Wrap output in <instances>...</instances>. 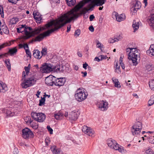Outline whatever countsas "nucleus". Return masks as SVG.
Listing matches in <instances>:
<instances>
[{"label": "nucleus", "mask_w": 154, "mask_h": 154, "mask_svg": "<svg viewBox=\"0 0 154 154\" xmlns=\"http://www.w3.org/2000/svg\"><path fill=\"white\" fill-rule=\"evenodd\" d=\"M8 90V88L5 83L0 81V92L4 93Z\"/></svg>", "instance_id": "nucleus-20"}, {"label": "nucleus", "mask_w": 154, "mask_h": 154, "mask_svg": "<svg viewBox=\"0 0 154 154\" xmlns=\"http://www.w3.org/2000/svg\"><path fill=\"white\" fill-rule=\"evenodd\" d=\"M154 103V94L152 96L151 99L149 100L148 101V105L150 106Z\"/></svg>", "instance_id": "nucleus-38"}, {"label": "nucleus", "mask_w": 154, "mask_h": 154, "mask_svg": "<svg viewBox=\"0 0 154 154\" xmlns=\"http://www.w3.org/2000/svg\"><path fill=\"white\" fill-rule=\"evenodd\" d=\"M5 63L6 64V66L7 67L8 70L10 71L11 69V64L10 63V60L9 59H7L5 60Z\"/></svg>", "instance_id": "nucleus-36"}, {"label": "nucleus", "mask_w": 154, "mask_h": 154, "mask_svg": "<svg viewBox=\"0 0 154 154\" xmlns=\"http://www.w3.org/2000/svg\"><path fill=\"white\" fill-rule=\"evenodd\" d=\"M30 64H29L28 65V66H25L24 69L26 71V75L27 76H28V74L29 71L30 69Z\"/></svg>", "instance_id": "nucleus-40"}, {"label": "nucleus", "mask_w": 154, "mask_h": 154, "mask_svg": "<svg viewBox=\"0 0 154 154\" xmlns=\"http://www.w3.org/2000/svg\"><path fill=\"white\" fill-rule=\"evenodd\" d=\"M22 136L25 139L32 137L33 136L32 132L28 128H24L22 130Z\"/></svg>", "instance_id": "nucleus-13"}, {"label": "nucleus", "mask_w": 154, "mask_h": 154, "mask_svg": "<svg viewBox=\"0 0 154 154\" xmlns=\"http://www.w3.org/2000/svg\"><path fill=\"white\" fill-rule=\"evenodd\" d=\"M67 23V12L62 15L57 19L53 20L51 22L46 24L44 27L40 28L42 30L47 29L53 26L54 28L41 33L35 37V41H40L42 40L44 37L48 36L50 34L59 29L60 28Z\"/></svg>", "instance_id": "nucleus-1"}, {"label": "nucleus", "mask_w": 154, "mask_h": 154, "mask_svg": "<svg viewBox=\"0 0 154 154\" xmlns=\"http://www.w3.org/2000/svg\"><path fill=\"white\" fill-rule=\"evenodd\" d=\"M87 7L88 8H83V9L82 11V13L83 14H85V13H86L87 11H89L90 10L92 11L93 10V9L91 8V6H90L89 5H88Z\"/></svg>", "instance_id": "nucleus-33"}, {"label": "nucleus", "mask_w": 154, "mask_h": 154, "mask_svg": "<svg viewBox=\"0 0 154 154\" xmlns=\"http://www.w3.org/2000/svg\"><path fill=\"white\" fill-rule=\"evenodd\" d=\"M148 22L150 26L152 27L154 26V14L149 17Z\"/></svg>", "instance_id": "nucleus-23"}, {"label": "nucleus", "mask_w": 154, "mask_h": 154, "mask_svg": "<svg viewBox=\"0 0 154 154\" xmlns=\"http://www.w3.org/2000/svg\"><path fill=\"white\" fill-rule=\"evenodd\" d=\"M26 52L27 55H28V56L31 57V54L29 49H27L25 50Z\"/></svg>", "instance_id": "nucleus-48"}, {"label": "nucleus", "mask_w": 154, "mask_h": 154, "mask_svg": "<svg viewBox=\"0 0 154 154\" xmlns=\"http://www.w3.org/2000/svg\"><path fill=\"white\" fill-rule=\"evenodd\" d=\"M11 108L3 109L2 110L3 112L5 113L7 116H13L15 115V113L12 112V111H11Z\"/></svg>", "instance_id": "nucleus-18"}, {"label": "nucleus", "mask_w": 154, "mask_h": 154, "mask_svg": "<svg viewBox=\"0 0 154 154\" xmlns=\"http://www.w3.org/2000/svg\"><path fill=\"white\" fill-rule=\"evenodd\" d=\"M32 118L35 120L39 122H42L45 119L46 116L43 113L32 112L31 113Z\"/></svg>", "instance_id": "nucleus-9"}, {"label": "nucleus", "mask_w": 154, "mask_h": 154, "mask_svg": "<svg viewBox=\"0 0 154 154\" xmlns=\"http://www.w3.org/2000/svg\"><path fill=\"white\" fill-rule=\"evenodd\" d=\"M126 52L128 54V59L132 61L133 65H136L137 64V58L140 56L139 50L136 48H129L126 49Z\"/></svg>", "instance_id": "nucleus-3"}, {"label": "nucleus", "mask_w": 154, "mask_h": 154, "mask_svg": "<svg viewBox=\"0 0 154 154\" xmlns=\"http://www.w3.org/2000/svg\"><path fill=\"white\" fill-rule=\"evenodd\" d=\"M145 153L146 154H154V151L150 148L146 149Z\"/></svg>", "instance_id": "nucleus-42"}, {"label": "nucleus", "mask_w": 154, "mask_h": 154, "mask_svg": "<svg viewBox=\"0 0 154 154\" xmlns=\"http://www.w3.org/2000/svg\"><path fill=\"white\" fill-rule=\"evenodd\" d=\"M18 21V19L17 18L14 17L10 20V23L12 24H15Z\"/></svg>", "instance_id": "nucleus-41"}, {"label": "nucleus", "mask_w": 154, "mask_h": 154, "mask_svg": "<svg viewBox=\"0 0 154 154\" xmlns=\"http://www.w3.org/2000/svg\"><path fill=\"white\" fill-rule=\"evenodd\" d=\"M26 73L24 71H23L22 72V80H23L24 79H25V77H26Z\"/></svg>", "instance_id": "nucleus-55"}, {"label": "nucleus", "mask_w": 154, "mask_h": 154, "mask_svg": "<svg viewBox=\"0 0 154 154\" xmlns=\"http://www.w3.org/2000/svg\"><path fill=\"white\" fill-rule=\"evenodd\" d=\"M116 68L115 70V72L117 73H119L121 72L120 66L118 65L117 63L116 64Z\"/></svg>", "instance_id": "nucleus-43"}, {"label": "nucleus", "mask_w": 154, "mask_h": 154, "mask_svg": "<svg viewBox=\"0 0 154 154\" xmlns=\"http://www.w3.org/2000/svg\"><path fill=\"white\" fill-rule=\"evenodd\" d=\"M139 22L138 21L134 20L133 22L132 26L134 29V32H135L139 28Z\"/></svg>", "instance_id": "nucleus-27"}, {"label": "nucleus", "mask_w": 154, "mask_h": 154, "mask_svg": "<svg viewBox=\"0 0 154 154\" xmlns=\"http://www.w3.org/2000/svg\"><path fill=\"white\" fill-rule=\"evenodd\" d=\"M33 55L35 58L38 59H41L42 57V54H40V51L37 49L34 50Z\"/></svg>", "instance_id": "nucleus-25"}, {"label": "nucleus", "mask_w": 154, "mask_h": 154, "mask_svg": "<svg viewBox=\"0 0 154 154\" xmlns=\"http://www.w3.org/2000/svg\"><path fill=\"white\" fill-rule=\"evenodd\" d=\"M104 3L105 1H92L89 5L93 9L95 6H101L104 4Z\"/></svg>", "instance_id": "nucleus-16"}, {"label": "nucleus", "mask_w": 154, "mask_h": 154, "mask_svg": "<svg viewBox=\"0 0 154 154\" xmlns=\"http://www.w3.org/2000/svg\"><path fill=\"white\" fill-rule=\"evenodd\" d=\"M88 66V64L87 63H85L83 64V67L85 69H86L87 67Z\"/></svg>", "instance_id": "nucleus-60"}, {"label": "nucleus", "mask_w": 154, "mask_h": 154, "mask_svg": "<svg viewBox=\"0 0 154 154\" xmlns=\"http://www.w3.org/2000/svg\"><path fill=\"white\" fill-rule=\"evenodd\" d=\"M19 150L15 148L13 151V154H18Z\"/></svg>", "instance_id": "nucleus-53"}, {"label": "nucleus", "mask_w": 154, "mask_h": 154, "mask_svg": "<svg viewBox=\"0 0 154 154\" xmlns=\"http://www.w3.org/2000/svg\"><path fill=\"white\" fill-rule=\"evenodd\" d=\"M88 29H89V30L91 32H93L94 31V29L93 26H90L89 28H88Z\"/></svg>", "instance_id": "nucleus-59"}, {"label": "nucleus", "mask_w": 154, "mask_h": 154, "mask_svg": "<svg viewBox=\"0 0 154 154\" xmlns=\"http://www.w3.org/2000/svg\"><path fill=\"white\" fill-rule=\"evenodd\" d=\"M28 122L29 123L30 126H31L32 128L35 129H36L38 128V125L35 122H34L33 121L30 120L29 121H28Z\"/></svg>", "instance_id": "nucleus-29"}, {"label": "nucleus", "mask_w": 154, "mask_h": 154, "mask_svg": "<svg viewBox=\"0 0 154 154\" xmlns=\"http://www.w3.org/2000/svg\"><path fill=\"white\" fill-rule=\"evenodd\" d=\"M81 31L79 29H78L75 32V35H77V36H79V35H80V34Z\"/></svg>", "instance_id": "nucleus-50"}, {"label": "nucleus", "mask_w": 154, "mask_h": 154, "mask_svg": "<svg viewBox=\"0 0 154 154\" xmlns=\"http://www.w3.org/2000/svg\"><path fill=\"white\" fill-rule=\"evenodd\" d=\"M144 137H147L149 139V143L154 144V136H149L148 135H145Z\"/></svg>", "instance_id": "nucleus-34"}, {"label": "nucleus", "mask_w": 154, "mask_h": 154, "mask_svg": "<svg viewBox=\"0 0 154 154\" xmlns=\"http://www.w3.org/2000/svg\"><path fill=\"white\" fill-rule=\"evenodd\" d=\"M66 81L65 78H60L56 79L55 77L54 84L56 86H59L63 85Z\"/></svg>", "instance_id": "nucleus-17"}, {"label": "nucleus", "mask_w": 154, "mask_h": 154, "mask_svg": "<svg viewBox=\"0 0 154 154\" xmlns=\"http://www.w3.org/2000/svg\"><path fill=\"white\" fill-rule=\"evenodd\" d=\"M75 99L79 102H81L86 98V95L82 88H80L76 90L75 95Z\"/></svg>", "instance_id": "nucleus-7"}, {"label": "nucleus", "mask_w": 154, "mask_h": 154, "mask_svg": "<svg viewBox=\"0 0 154 154\" xmlns=\"http://www.w3.org/2000/svg\"><path fill=\"white\" fill-rule=\"evenodd\" d=\"M51 149L54 154H62L61 150L59 149H57V147L54 146H52Z\"/></svg>", "instance_id": "nucleus-22"}, {"label": "nucleus", "mask_w": 154, "mask_h": 154, "mask_svg": "<svg viewBox=\"0 0 154 154\" xmlns=\"http://www.w3.org/2000/svg\"><path fill=\"white\" fill-rule=\"evenodd\" d=\"M147 1H143V4H145V7L146 5H147V4H148V2H147Z\"/></svg>", "instance_id": "nucleus-63"}, {"label": "nucleus", "mask_w": 154, "mask_h": 154, "mask_svg": "<svg viewBox=\"0 0 154 154\" xmlns=\"http://www.w3.org/2000/svg\"><path fill=\"white\" fill-rule=\"evenodd\" d=\"M146 52L149 56H152L154 55V44L151 45L149 50L147 51Z\"/></svg>", "instance_id": "nucleus-24"}, {"label": "nucleus", "mask_w": 154, "mask_h": 154, "mask_svg": "<svg viewBox=\"0 0 154 154\" xmlns=\"http://www.w3.org/2000/svg\"><path fill=\"white\" fill-rule=\"evenodd\" d=\"M77 54L78 56L80 57H81L82 56V54L80 52H77Z\"/></svg>", "instance_id": "nucleus-64"}, {"label": "nucleus", "mask_w": 154, "mask_h": 154, "mask_svg": "<svg viewBox=\"0 0 154 154\" xmlns=\"http://www.w3.org/2000/svg\"><path fill=\"white\" fill-rule=\"evenodd\" d=\"M116 20L117 21L120 22L125 20L126 16L124 14L119 15L118 13H116Z\"/></svg>", "instance_id": "nucleus-21"}, {"label": "nucleus", "mask_w": 154, "mask_h": 154, "mask_svg": "<svg viewBox=\"0 0 154 154\" xmlns=\"http://www.w3.org/2000/svg\"><path fill=\"white\" fill-rule=\"evenodd\" d=\"M90 1H85V2H83V1H81L80 2H79L76 5L74 8L72 9L70 11H68V15L70 14H72L74 15L71 18H69L68 17V23H70L71 21L74 19V18H76L77 17L78 15L76 13H74L78 11L79 9L84 6L85 3Z\"/></svg>", "instance_id": "nucleus-4"}, {"label": "nucleus", "mask_w": 154, "mask_h": 154, "mask_svg": "<svg viewBox=\"0 0 154 154\" xmlns=\"http://www.w3.org/2000/svg\"><path fill=\"white\" fill-rule=\"evenodd\" d=\"M17 52V49L16 47H14L10 49L7 53V54H9L11 56H13L16 54Z\"/></svg>", "instance_id": "nucleus-26"}, {"label": "nucleus", "mask_w": 154, "mask_h": 154, "mask_svg": "<svg viewBox=\"0 0 154 154\" xmlns=\"http://www.w3.org/2000/svg\"><path fill=\"white\" fill-rule=\"evenodd\" d=\"M56 68V66H53L50 63H45L40 68V70L42 72L48 73L52 71H55L57 69Z\"/></svg>", "instance_id": "nucleus-10"}, {"label": "nucleus", "mask_w": 154, "mask_h": 154, "mask_svg": "<svg viewBox=\"0 0 154 154\" xmlns=\"http://www.w3.org/2000/svg\"><path fill=\"white\" fill-rule=\"evenodd\" d=\"M99 58H100V60H102L103 59H106L107 58L106 56L104 55H101L99 56Z\"/></svg>", "instance_id": "nucleus-51"}, {"label": "nucleus", "mask_w": 154, "mask_h": 154, "mask_svg": "<svg viewBox=\"0 0 154 154\" xmlns=\"http://www.w3.org/2000/svg\"><path fill=\"white\" fill-rule=\"evenodd\" d=\"M1 28L4 33L6 34H8L9 33V29L5 24H3L1 25Z\"/></svg>", "instance_id": "nucleus-31"}, {"label": "nucleus", "mask_w": 154, "mask_h": 154, "mask_svg": "<svg viewBox=\"0 0 154 154\" xmlns=\"http://www.w3.org/2000/svg\"><path fill=\"white\" fill-rule=\"evenodd\" d=\"M38 13H33V15L34 18L36 20V22L38 23H40L42 20V17L41 16L39 15Z\"/></svg>", "instance_id": "nucleus-30"}, {"label": "nucleus", "mask_w": 154, "mask_h": 154, "mask_svg": "<svg viewBox=\"0 0 154 154\" xmlns=\"http://www.w3.org/2000/svg\"><path fill=\"white\" fill-rule=\"evenodd\" d=\"M112 80L114 85V86L117 88H120L121 87L120 84L118 79L115 77H113L112 78Z\"/></svg>", "instance_id": "nucleus-28"}, {"label": "nucleus", "mask_w": 154, "mask_h": 154, "mask_svg": "<svg viewBox=\"0 0 154 154\" xmlns=\"http://www.w3.org/2000/svg\"><path fill=\"white\" fill-rule=\"evenodd\" d=\"M0 14L2 17H4L3 8V6L1 5H0Z\"/></svg>", "instance_id": "nucleus-47"}, {"label": "nucleus", "mask_w": 154, "mask_h": 154, "mask_svg": "<svg viewBox=\"0 0 154 154\" xmlns=\"http://www.w3.org/2000/svg\"><path fill=\"white\" fill-rule=\"evenodd\" d=\"M141 3L139 1H135V3L134 6V8H132V11H133L135 13L137 10L140 8L141 6Z\"/></svg>", "instance_id": "nucleus-19"}, {"label": "nucleus", "mask_w": 154, "mask_h": 154, "mask_svg": "<svg viewBox=\"0 0 154 154\" xmlns=\"http://www.w3.org/2000/svg\"><path fill=\"white\" fill-rule=\"evenodd\" d=\"M81 73L82 74H83V75H84L83 76V77H85L87 75V72H81Z\"/></svg>", "instance_id": "nucleus-62"}, {"label": "nucleus", "mask_w": 154, "mask_h": 154, "mask_svg": "<svg viewBox=\"0 0 154 154\" xmlns=\"http://www.w3.org/2000/svg\"><path fill=\"white\" fill-rule=\"evenodd\" d=\"M17 32L19 33L24 32L25 36L23 37V38L24 39H26L39 34L41 30V28H38L35 29L34 30L32 31V28L29 27H26L25 25L20 26V27L19 28H17Z\"/></svg>", "instance_id": "nucleus-2"}, {"label": "nucleus", "mask_w": 154, "mask_h": 154, "mask_svg": "<svg viewBox=\"0 0 154 154\" xmlns=\"http://www.w3.org/2000/svg\"><path fill=\"white\" fill-rule=\"evenodd\" d=\"M47 49L45 48H42V50L41 51V54L42 56H45L47 54Z\"/></svg>", "instance_id": "nucleus-44"}, {"label": "nucleus", "mask_w": 154, "mask_h": 154, "mask_svg": "<svg viewBox=\"0 0 154 154\" xmlns=\"http://www.w3.org/2000/svg\"><path fill=\"white\" fill-rule=\"evenodd\" d=\"M94 18V16L93 14H91L90 15L89 17L90 20V21H92V20H93Z\"/></svg>", "instance_id": "nucleus-57"}, {"label": "nucleus", "mask_w": 154, "mask_h": 154, "mask_svg": "<svg viewBox=\"0 0 154 154\" xmlns=\"http://www.w3.org/2000/svg\"><path fill=\"white\" fill-rule=\"evenodd\" d=\"M71 111L69 113V119L70 120L71 122H72L73 121L76 120L79 116L80 115V112L79 110L76 108Z\"/></svg>", "instance_id": "nucleus-11"}, {"label": "nucleus", "mask_w": 154, "mask_h": 154, "mask_svg": "<svg viewBox=\"0 0 154 154\" xmlns=\"http://www.w3.org/2000/svg\"><path fill=\"white\" fill-rule=\"evenodd\" d=\"M122 38V37L119 35L118 38H115L114 39L112 38H110L109 40V43H114V42L118 41L119 40L121 39Z\"/></svg>", "instance_id": "nucleus-32"}, {"label": "nucleus", "mask_w": 154, "mask_h": 154, "mask_svg": "<svg viewBox=\"0 0 154 154\" xmlns=\"http://www.w3.org/2000/svg\"><path fill=\"white\" fill-rule=\"evenodd\" d=\"M96 45L97 48H100L101 49L102 47L101 46V43H100L99 41H97Z\"/></svg>", "instance_id": "nucleus-52"}, {"label": "nucleus", "mask_w": 154, "mask_h": 154, "mask_svg": "<svg viewBox=\"0 0 154 154\" xmlns=\"http://www.w3.org/2000/svg\"><path fill=\"white\" fill-rule=\"evenodd\" d=\"M97 106L100 110L105 111L108 108V103L107 102L103 100L98 102Z\"/></svg>", "instance_id": "nucleus-14"}, {"label": "nucleus", "mask_w": 154, "mask_h": 154, "mask_svg": "<svg viewBox=\"0 0 154 154\" xmlns=\"http://www.w3.org/2000/svg\"><path fill=\"white\" fill-rule=\"evenodd\" d=\"M28 77L22 81L21 84L22 87L26 89L29 87H31L34 85L36 81V79L34 75H28Z\"/></svg>", "instance_id": "nucleus-5"}, {"label": "nucleus", "mask_w": 154, "mask_h": 154, "mask_svg": "<svg viewBox=\"0 0 154 154\" xmlns=\"http://www.w3.org/2000/svg\"><path fill=\"white\" fill-rule=\"evenodd\" d=\"M39 106H42L43 105L44 103H45V97H42L41 99L39 100Z\"/></svg>", "instance_id": "nucleus-45"}, {"label": "nucleus", "mask_w": 154, "mask_h": 154, "mask_svg": "<svg viewBox=\"0 0 154 154\" xmlns=\"http://www.w3.org/2000/svg\"><path fill=\"white\" fill-rule=\"evenodd\" d=\"M107 145L111 149L118 150L121 153L124 152L123 147L117 143L114 140L110 139L107 140Z\"/></svg>", "instance_id": "nucleus-6"}, {"label": "nucleus", "mask_w": 154, "mask_h": 154, "mask_svg": "<svg viewBox=\"0 0 154 154\" xmlns=\"http://www.w3.org/2000/svg\"><path fill=\"white\" fill-rule=\"evenodd\" d=\"M24 44H19L18 45L19 48V49H21L23 47Z\"/></svg>", "instance_id": "nucleus-61"}, {"label": "nucleus", "mask_w": 154, "mask_h": 154, "mask_svg": "<svg viewBox=\"0 0 154 154\" xmlns=\"http://www.w3.org/2000/svg\"><path fill=\"white\" fill-rule=\"evenodd\" d=\"M60 2H56L55 1H51V4L52 6H55V5L57 3H59Z\"/></svg>", "instance_id": "nucleus-54"}, {"label": "nucleus", "mask_w": 154, "mask_h": 154, "mask_svg": "<svg viewBox=\"0 0 154 154\" xmlns=\"http://www.w3.org/2000/svg\"><path fill=\"white\" fill-rule=\"evenodd\" d=\"M55 77L52 76H49L46 78L45 80L46 84L49 86H51L54 84Z\"/></svg>", "instance_id": "nucleus-15"}, {"label": "nucleus", "mask_w": 154, "mask_h": 154, "mask_svg": "<svg viewBox=\"0 0 154 154\" xmlns=\"http://www.w3.org/2000/svg\"><path fill=\"white\" fill-rule=\"evenodd\" d=\"M54 117L55 119L58 120L62 116V114L60 113H55L54 114Z\"/></svg>", "instance_id": "nucleus-46"}, {"label": "nucleus", "mask_w": 154, "mask_h": 154, "mask_svg": "<svg viewBox=\"0 0 154 154\" xmlns=\"http://www.w3.org/2000/svg\"><path fill=\"white\" fill-rule=\"evenodd\" d=\"M82 131L87 135L91 137L94 136V131L91 128L88 127L86 125H84L82 128Z\"/></svg>", "instance_id": "nucleus-12"}, {"label": "nucleus", "mask_w": 154, "mask_h": 154, "mask_svg": "<svg viewBox=\"0 0 154 154\" xmlns=\"http://www.w3.org/2000/svg\"><path fill=\"white\" fill-rule=\"evenodd\" d=\"M142 128L141 122H136L134 125H133L131 129L132 134L135 136L139 135L140 134Z\"/></svg>", "instance_id": "nucleus-8"}, {"label": "nucleus", "mask_w": 154, "mask_h": 154, "mask_svg": "<svg viewBox=\"0 0 154 154\" xmlns=\"http://www.w3.org/2000/svg\"><path fill=\"white\" fill-rule=\"evenodd\" d=\"M47 128L48 131L49 132V133L51 134H53V130L51 128L50 126L48 125L47 127Z\"/></svg>", "instance_id": "nucleus-49"}, {"label": "nucleus", "mask_w": 154, "mask_h": 154, "mask_svg": "<svg viewBox=\"0 0 154 154\" xmlns=\"http://www.w3.org/2000/svg\"><path fill=\"white\" fill-rule=\"evenodd\" d=\"M149 85L152 90H154V79H151L149 82Z\"/></svg>", "instance_id": "nucleus-35"}, {"label": "nucleus", "mask_w": 154, "mask_h": 154, "mask_svg": "<svg viewBox=\"0 0 154 154\" xmlns=\"http://www.w3.org/2000/svg\"><path fill=\"white\" fill-rule=\"evenodd\" d=\"M23 48H24L26 50V49H29V46L26 43H24Z\"/></svg>", "instance_id": "nucleus-58"}, {"label": "nucleus", "mask_w": 154, "mask_h": 154, "mask_svg": "<svg viewBox=\"0 0 154 154\" xmlns=\"http://www.w3.org/2000/svg\"><path fill=\"white\" fill-rule=\"evenodd\" d=\"M146 69L148 72L154 69V66L152 65H147L146 66Z\"/></svg>", "instance_id": "nucleus-37"}, {"label": "nucleus", "mask_w": 154, "mask_h": 154, "mask_svg": "<svg viewBox=\"0 0 154 154\" xmlns=\"http://www.w3.org/2000/svg\"><path fill=\"white\" fill-rule=\"evenodd\" d=\"M11 44L9 43H4L3 44L0 45V50L5 48V47L10 45Z\"/></svg>", "instance_id": "nucleus-39"}, {"label": "nucleus", "mask_w": 154, "mask_h": 154, "mask_svg": "<svg viewBox=\"0 0 154 154\" xmlns=\"http://www.w3.org/2000/svg\"><path fill=\"white\" fill-rule=\"evenodd\" d=\"M17 1H8V2L9 3H11L12 5H13V4H14V5L16 4L17 3Z\"/></svg>", "instance_id": "nucleus-56"}]
</instances>
